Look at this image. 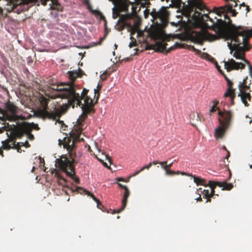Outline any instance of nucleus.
Returning a JSON list of instances; mask_svg holds the SVG:
<instances>
[{
    "instance_id": "f257e3e1",
    "label": "nucleus",
    "mask_w": 252,
    "mask_h": 252,
    "mask_svg": "<svg viewBox=\"0 0 252 252\" xmlns=\"http://www.w3.org/2000/svg\"><path fill=\"white\" fill-rule=\"evenodd\" d=\"M62 94L64 98L67 99L68 103L61 106L59 108L55 109L52 111L50 119L56 120L59 119L61 116L66 112L70 107L74 108L80 106L82 110V113L77 121V125L75 126L70 133V137H65L63 140H59V145H63L64 149H66L70 156H73L75 149V142L84 141L80 135L83 130L84 121L89 115L95 113V110L93 108V104L92 98L88 95L89 90L84 88L81 94L74 93L69 90H66Z\"/></svg>"
},
{
    "instance_id": "f03ea898",
    "label": "nucleus",
    "mask_w": 252,
    "mask_h": 252,
    "mask_svg": "<svg viewBox=\"0 0 252 252\" xmlns=\"http://www.w3.org/2000/svg\"><path fill=\"white\" fill-rule=\"evenodd\" d=\"M217 8L214 7L211 12L206 6V11H209L206 14V41H213L222 38L230 40L229 42H236V39L248 30L244 27L232 24L230 19L226 21L221 17L218 18L216 16L218 15L215 10Z\"/></svg>"
},
{
    "instance_id": "7ed1b4c3",
    "label": "nucleus",
    "mask_w": 252,
    "mask_h": 252,
    "mask_svg": "<svg viewBox=\"0 0 252 252\" xmlns=\"http://www.w3.org/2000/svg\"><path fill=\"white\" fill-rule=\"evenodd\" d=\"M190 29L187 31V37L192 42L202 45L205 41V4L202 0H189L186 9Z\"/></svg>"
},
{
    "instance_id": "20e7f679",
    "label": "nucleus",
    "mask_w": 252,
    "mask_h": 252,
    "mask_svg": "<svg viewBox=\"0 0 252 252\" xmlns=\"http://www.w3.org/2000/svg\"><path fill=\"white\" fill-rule=\"evenodd\" d=\"M150 14L153 17V23L155 24V26L150 28L148 31L149 35L156 40L158 39L161 41L156 42L154 45H147L146 49H153L156 52L167 54L175 48L171 47L166 50L167 44L164 40L165 35L164 29L168 24L169 15L167 7L162 6L158 11L153 9L150 12Z\"/></svg>"
},
{
    "instance_id": "39448f33",
    "label": "nucleus",
    "mask_w": 252,
    "mask_h": 252,
    "mask_svg": "<svg viewBox=\"0 0 252 252\" xmlns=\"http://www.w3.org/2000/svg\"><path fill=\"white\" fill-rule=\"evenodd\" d=\"M252 36V29L247 30L244 34L240 35V36L236 39L235 41L232 42H227V46L230 50V53L234 50L233 56L236 59L242 60L245 63L248 65L250 74L252 73V66L250 62L245 58V52L249 51L252 48L249 40Z\"/></svg>"
},
{
    "instance_id": "423d86ee",
    "label": "nucleus",
    "mask_w": 252,
    "mask_h": 252,
    "mask_svg": "<svg viewBox=\"0 0 252 252\" xmlns=\"http://www.w3.org/2000/svg\"><path fill=\"white\" fill-rule=\"evenodd\" d=\"M56 165L61 170L64 172L66 175L73 179L74 181L78 184L79 179L75 175V170L73 164L66 157H62L56 160Z\"/></svg>"
},
{
    "instance_id": "0eeeda50",
    "label": "nucleus",
    "mask_w": 252,
    "mask_h": 252,
    "mask_svg": "<svg viewBox=\"0 0 252 252\" xmlns=\"http://www.w3.org/2000/svg\"><path fill=\"white\" fill-rule=\"evenodd\" d=\"M119 16V19L117 22L115 28L118 31H122L125 28H128L131 30V35H133L138 30V23H134L132 26L129 21L131 20L130 16L129 15H120L118 13L115 17V14H113L114 18Z\"/></svg>"
},
{
    "instance_id": "6e6552de",
    "label": "nucleus",
    "mask_w": 252,
    "mask_h": 252,
    "mask_svg": "<svg viewBox=\"0 0 252 252\" xmlns=\"http://www.w3.org/2000/svg\"><path fill=\"white\" fill-rule=\"evenodd\" d=\"M218 115L220 116L219 121L221 126L216 129L215 136L217 138H221L223 136L225 130L229 124L231 114L229 111L222 112L219 110Z\"/></svg>"
},
{
    "instance_id": "1a4fd4ad",
    "label": "nucleus",
    "mask_w": 252,
    "mask_h": 252,
    "mask_svg": "<svg viewBox=\"0 0 252 252\" xmlns=\"http://www.w3.org/2000/svg\"><path fill=\"white\" fill-rule=\"evenodd\" d=\"M19 108L12 102L8 101L5 105L4 121L17 122L22 120V116L18 115Z\"/></svg>"
},
{
    "instance_id": "9d476101",
    "label": "nucleus",
    "mask_w": 252,
    "mask_h": 252,
    "mask_svg": "<svg viewBox=\"0 0 252 252\" xmlns=\"http://www.w3.org/2000/svg\"><path fill=\"white\" fill-rule=\"evenodd\" d=\"M51 89L55 91V94H51L49 97L52 99L57 98H63L64 97L62 95L65 91L69 90L74 93H77V90L75 88V86L73 84H64L58 85H54Z\"/></svg>"
},
{
    "instance_id": "9b49d317",
    "label": "nucleus",
    "mask_w": 252,
    "mask_h": 252,
    "mask_svg": "<svg viewBox=\"0 0 252 252\" xmlns=\"http://www.w3.org/2000/svg\"><path fill=\"white\" fill-rule=\"evenodd\" d=\"M247 78L244 79L243 82H240L239 84V93L238 96H240L242 102L245 106H248L249 104L248 101H251V95L250 92V87L246 85V80Z\"/></svg>"
},
{
    "instance_id": "f8f14e48",
    "label": "nucleus",
    "mask_w": 252,
    "mask_h": 252,
    "mask_svg": "<svg viewBox=\"0 0 252 252\" xmlns=\"http://www.w3.org/2000/svg\"><path fill=\"white\" fill-rule=\"evenodd\" d=\"M39 101L41 108L36 111V114L42 118H49L51 115L52 111H48V104L49 99L44 96L42 94H39Z\"/></svg>"
},
{
    "instance_id": "ddd939ff",
    "label": "nucleus",
    "mask_w": 252,
    "mask_h": 252,
    "mask_svg": "<svg viewBox=\"0 0 252 252\" xmlns=\"http://www.w3.org/2000/svg\"><path fill=\"white\" fill-rule=\"evenodd\" d=\"M233 6H222L219 7L215 9L216 13L218 14V16L219 17H223L224 20L226 21H229V19H230L228 15V13H230L232 16H236L237 12L235 9H233Z\"/></svg>"
},
{
    "instance_id": "4468645a",
    "label": "nucleus",
    "mask_w": 252,
    "mask_h": 252,
    "mask_svg": "<svg viewBox=\"0 0 252 252\" xmlns=\"http://www.w3.org/2000/svg\"><path fill=\"white\" fill-rule=\"evenodd\" d=\"M152 165H156L157 164H159L161 165V168L164 170L165 171V174L166 175L169 176H173L175 175H180L181 174L182 175H188V173L184 172H180V171H174L173 170H171L170 169V168L172 167L173 165V162H171L168 164H167V161H159L158 160H154L153 162H152Z\"/></svg>"
},
{
    "instance_id": "2eb2a0df",
    "label": "nucleus",
    "mask_w": 252,
    "mask_h": 252,
    "mask_svg": "<svg viewBox=\"0 0 252 252\" xmlns=\"http://www.w3.org/2000/svg\"><path fill=\"white\" fill-rule=\"evenodd\" d=\"M216 186V182L212 181H209L208 184H206V202H210L211 198L214 196H219L218 194L215 193Z\"/></svg>"
},
{
    "instance_id": "dca6fc26",
    "label": "nucleus",
    "mask_w": 252,
    "mask_h": 252,
    "mask_svg": "<svg viewBox=\"0 0 252 252\" xmlns=\"http://www.w3.org/2000/svg\"><path fill=\"white\" fill-rule=\"evenodd\" d=\"M224 68L227 72L233 70H238L239 69H244L245 64L243 63L236 62L234 60L231 59L228 61H224Z\"/></svg>"
},
{
    "instance_id": "f3484780",
    "label": "nucleus",
    "mask_w": 252,
    "mask_h": 252,
    "mask_svg": "<svg viewBox=\"0 0 252 252\" xmlns=\"http://www.w3.org/2000/svg\"><path fill=\"white\" fill-rule=\"evenodd\" d=\"M222 75L226 81L228 87L227 91L224 94V97H230L232 101V103H233V99L235 96V90L233 89L232 87L233 83L229 79V78L224 73H222Z\"/></svg>"
},
{
    "instance_id": "a211bd4d",
    "label": "nucleus",
    "mask_w": 252,
    "mask_h": 252,
    "mask_svg": "<svg viewBox=\"0 0 252 252\" xmlns=\"http://www.w3.org/2000/svg\"><path fill=\"white\" fill-rule=\"evenodd\" d=\"M76 191L81 194H82L83 193H85L88 195L90 196L93 198V199L97 203V208H99V204H100V202L97 198H96V197L93 193L83 189L81 187H77Z\"/></svg>"
},
{
    "instance_id": "6ab92c4d",
    "label": "nucleus",
    "mask_w": 252,
    "mask_h": 252,
    "mask_svg": "<svg viewBox=\"0 0 252 252\" xmlns=\"http://www.w3.org/2000/svg\"><path fill=\"white\" fill-rule=\"evenodd\" d=\"M68 73L69 78L70 80L71 81V82L68 83V84H71V83L73 84L75 86V89L77 90V92H78V90H80V89L79 88L77 89L76 86L74 84V82L75 81L77 77L81 76V75L80 72L77 71H69Z\"/></svg>"
},
{
    "instance_id": "aec40b11",
    "label": "nucleus",
    "mask_w": 252,
    "mask_h": 252,
    "mask_svg": "<svg viewBox=\"0 0 252 252\" xmlns=\"http://www.w3.org/2000/svg\"><path fill=\"white\" fill-rule=\"evenodd\" d=\"M129 194H130V191H129L128 189L127 188L125 190L123 198L122 200V208L117 211V213L121 212V211L124 210V209L126 208V204H127V198L129 197Z\"/></svg>"
},
{
    "instance_id": "412c9836",
    "label": "nucleus",
    "mask_w": 252,
    "mask_h": 252,
    "mask_svg": "<svg viewBox=\"0 0 252 252\" xmlns=\"http://www.w3.org/2000/svg\"><path fill=\"white\" fill-rule=\"evenodd\" d=\"M216 184L217 186L222 188V190H229L233 187V185L232 183H227L226 181L222 182H216Z\"/></svg>"
},
{
    "instance_id": "4be33fe9",
    "label": "nucleus",
    "mask_w": 252,
    "mask_h": 252,
    "mask_svg": "<svg viewBox=\"0 0 252 252\" xmlns=\"http://www.w3.org/2000/svg\"><path fill=\"white\" fill-rule=\"evenodd\" d=\"M101 89V86L98 84L97 86V88L94 89V99H95V100L94 102V100L92 99V103L93 104V108H94V106L97 103L99 97V90Z\"/></svg>"
},
{
    "instance_id": "5701e85b",
    "label": "nucleus",
    "mask_w": 252,
    "mask_h": 252,
    "mask_svg": "<svg viewBox=\"0 0 252 252\" xmlns=\"http://www.w3.org/2000/svg\"><path fill=\"white\" fill-rule=\"evenodd\" d=\"M188 174V176H191L193 178V181L194 183L196 184L197 186L198 185H203L205 186V180L203 179H201L200 177H196L194 175Z\"/></svg>"
},
{
    "instance_id": "b1692460",
    "label": "nucleus",
    "mask_w": 252,
    "mask_h": 252,
    "mask_svg": "<svg viewBox=\"0 0 252 252\" xmlns=\"http://www.w3.org/2000/svg\"><path fill=\"white\" fill-rule=\"evenodd\" d=\"M152 166V162H150L149 164L145 165L143 167H142L139 170L135 171L132 175H131V177H134L136 175H137L138 174H139L141 172L144 171L145 169H149L151 166Z\"/></svg>"
},
{
    "instance_id": "393cba45",
    "label": "nucleus",
    "mask_w": 252,
    "mask_h": 252,
    "mask_svg": "<svg viewBox=\"0 0 252 252\" xmlns=\"http://www.w3.org/2000/svg\"><path fill=\"white\" fill-rule=\"evenodd\" d=\"M213 103L214 104L210 110V115L214 113L215 112H216V111L218 109V108L217 107V105L219 103V102L217 100H215L213 101Z\"/></svg>"
},
{
    "instance_id": "a878e982",
    "label": "nucleus",
    "mask_w": 252,
    "mask_h": 252,
    "mask_svg": "<svg viewBox=\"0 0 252 252\" xmlns=\"http://www.w3.org/2000/svg\"><path fill=\"white\" fill-rule=\"evenodd\" d=\"M131 42L129 44V48H132L137 46L136 39L132 36L130 37Z\"/></svg>"
},
{
    "instance_id": "bb28decb",
    "label": "nucleus",
    "mask_w": 252,
    "mask_h": 252,
    "mask_svg": "<svg viewBox=\"0 0 252 252\" xmlns=\"http://www.w3.org/2000/svg\"><path fill=\"white\" fill-rule=\"evenodd\" d=\"M201 189V188H200L199 189H197V193L199 195V197L195 198L197 202L202 201V198L201 197V195L199 194V192L202 193V197L203 198H205V193H203V192L205 191V190H203V191H202Z\"/></svg>"
},
{
    "instance_id": "cd10ccee",
    "label": "nucleus",
    "mask_w": 252,
    "mask_h": 252,
    "mask_svg": "<svg viewBox=\"0 0 252 252\" xmlns=\"http://www.w3.org/2000/svg\"><path fill=\"white\" fill-rule=\"evenodd\" d=\"M226 1H231V3H228L227 4L225 5L224 6H230L231 5H233V7H236L237 5V1L238 0H225Z\"/></svg>"
},
{
    "instance_id": "c85d7f7f",
    "label": "nucleus",
    "mask_w": 252,
    "mask_h": 252,
    "mask_svg": "<svg viewBox=\"0 0 252 252\" xmlns=\"http://www.w3.org/2000/svg\"><path fill=\"white\" fill-rule=\"evenodd\" d=\"M206 60H208L211 63H217V61L215 60V59L214 58L212 57L211 56H210L207 53H206Z\"/></svg>"
},
{
    "instance_id": "c756f323",
    "label": "nucleus",
    "mask_w": 252,
    "mask_h": 252,
    "mask_svg": "<svg viewBox=\"0 0 252 252\" xmlns=\"http://www.w3.org/2000/svg\"><path fill=\"white\" fill-rule=\"evenodd\" d=\"M2 147L4 149H9L11 148V146L9 145L8 142H5L3 144Z\"/></svg>"
},
{
    "instance_id": "7c9ffc66",
    "label": "nucleus",
    "mask_w": 252,
    "mask_h": 252,
    "mask_svg": "<svg viewBox=\"0 0 252 252\" xmlns=\"http://www.w3.org/2000/svg\"><path fill=\"white\" fill-rule=\"evenodd\" d=\"M240 8L241 7H244L246 8V10L247 11V13L249 12L250 11L251 9H250V8L249 7V6L246 4H245L244 3H243L242 4H241L240 5Z\"/></svg>"
},
{
    "instance_id": "2f4dec72",
    "label": "nucleus",
    "mask_w": 252,
    "mask_h": 252,
    "mask_svg": "<svg viewBox=\"0 0 252 252\" xmlns=\"http://www.w3.org/2000/svg\"><path fill=\"white\" fill-rule=\"evenodd\" d=\"M97 159L102 163V164L103 165V166L105 167H107L108 168H110V166H109L107 164V163L105 162H104L103 160L101 159V158H97Z\"/></svg>"
},
{
    "instance_id": "473e14b6",
    "label": "nucleus",
    "mask_w": 252,
    "mask_h": 252,
    "mask_svg": "<svg viewBox=\"0 0 252 252\" xmlns=\"http://www.w3.org/2000/svg\"><path fill=\"white\" fill-rule=\"evenodd\" d=\"M102 154H103L105 156V159L108 161L110 164H111L112 162V159L108 155L104 154L103 152L102 153Z\"/></svg>"
},
{
    "instance_id": "72a5a7b5",
    "label": "nucleus",
    "mask_w": 252,
    "mask_h": 252,
    "mask_svg": "<svg viewBox=\"0 0 252 252\" xmlns=\"http://www.w3.org/2000/svg\"><path fill=\"white\" fill-rule=\"evenodd\" d=\"M0 113L2 115V117H0V120L4 121V115L5 114V109L0 108Z\"/></svg>"
},
{
    "instance_id": "f704fd0d",
    "label": "nucleus",
    "mask_w": 252,
    "mask_h": 252,
    "mask_svg": "<svg viewBox=\"0 0 252 252\" xmlns=\"http://www.w3.org/2000/svg\"><path fill=\"white\" fill-rule=\"evenodd\" d=\"M216 66L218 70L222 75V73H224L221 69L220 66L218 64L217 62L215 63Z\"/></svg>"
},
{
    "instance_id": "c9c22d12",
    "label": "nucleus",
    "mask_w": 252,
    "mask_h": 252,
    "mask_svg": "<svg viewBox=\"0 0 252 252\" xmlns=\"http://www.w3.org/2000/svg\"><path fill=\"white\" fill-rule=\"evenodd\" d=\"M118 185L121 188L125 190L128 188L126 186L123 185L120 183H118Z\"/></svg>"
},
{
    "instance_id": "e433bc0d",
    "label": "nucleus",
    "mask_w": 252,
    "mask_h": 252,
    "mask_svg": "<svg viewBox=\"0 0 252 252\" xmlns=\"http://www.w3.org/2000/svg\"><path fill=\"white\" fill-rule=\"evenodd\" d=\"M149 14V10L148 9H146L144 11V16L146 18H147L148 17Z\"/></svg>"
},
{
    "instance_id": "4c0bfd02",
    "label": "nucleus",
    "mask_w": 252,
    "mask_h": 252,
    "mask_svg": "<svg viewBox=\"0 0 252 252\" xmlns=\"http://www.w3.org/2000/svg\"><path fill=\"white\" fill-rule=\"evenodd\" d=\"M107 76L106 75L105 73H104L100 76V78L102 80H105L106 79Z\"/></svg>"
},
{
    "instance_id": "58836bf2",
    "label": "nucleus",
    "mask_w": 252,
    "mask_h": 252,
    "mask_svg": "<svg viewBox=\"0 0 252 252\" xmlns=\"http://www.w3.org/2000/svg\"><path fill=\"white\" fill-rule=\"evenodd\" d=\"M117 181L118 182H120V181H125L124 179L122 178H117Z\"/></svg>"
},
{
    "instance_id": "ea45409f",
    "label": "nucleus",
    "mask_w": 252,
    "mask_h": 252,
    "mask_svg": "<svg viewBox=\"0 0 252 252\" xmlns=\"http://www.w3.org/2000/svg\"><path fill=\"white\" fill-rule=\"evenodd\" d=\"M227 156H226V157L225 158L228 159V158H229V156H230V152H229L228 151H227Z\"/></svg>"
},
{
    "instance_id": "a19ab883",
    "label": "nucleus",
    "mask_w": 252,
    "mask_h": 252,
    "mask_svg": "<svg viewBox=\"0 0 252 252\" xmlns=\"http://www.w3.org/2000/svg\"><path fill=\"white\" fill-rule=\"evenodd\" d=\"M104 38H105V36L102 37V38H101L100 39V41L98 43V44H100Z\"/></svg>"
},
{
    "instance_id": "79ce46f5",
    "label": "nucleus",
    "mask_w": 252,
    "mask_h": 252,
    "mask_svg": "<svg viewBox=\"0 0 252 252\" xmlns=\"http://www.w3.org/2000/svg\"><path fill=\"white\" fill-rule=\"evenodd\" d=\"M175 45L178 47H180L181 48V47H183L181 44H179L178 43H176Z\"/></svg>"
},
{
    "instance_id": "37998d69",
    "label": "nucleus",
    "mask_w": 252,
    "mask_h": 252,
    "mask_svg": "<svg viewBox=\"0 0 252 252\" xmlns=\"http://www.w3.org/2000/svg\"><path fill=\"white\" fill-rule=\"evenodd\" d=\"M193 50H194V51H195V52H197V53H200V52H201V51H200V50H198V49H195L194 47H193Z\"/></svg>"
},
{
    "instance_id": "c03bdc74",
    "label": "nucleus",
    "mask_w": 252,
    "mask_h": 252,
    "mask_svg": "<svg viewBox=\"0 0 252 252\" xmlns=\"http://www.w3.org/2000/svg\"><path fill=\"white\" fill-rule=\"evenodd\" d=\"M190 116H193V117H195L196 114L195 113L193 112L191 114H190Z\"/></svg>"
},
{
    "instance_id": "a18cd8bd",
    "label": "nucleus",
    "mask_w": 252,
    "mask_h": 252,
    "mask_svg": "<svg viewBox=\"0 0 252 252\" xmlns=\"http://www.w3.org/2000/svg\"><path fill=\"white\" fill-rule=\"evenodd\" d=\"M0 155H2L3 156V151L1 148H0Z\"/></svg>"
},
{
    "instance_id": "49530a36",
    "label": "nucleus",
    "mask_w": 252,
    "mask_h": 252,
    "mask_svg": "<svg viewBox=\"0 0 252 252\" xmlns=\"http://www.w3.org/2000/svg\"><path fill=\"white\" fill-rule=\"evenodd\" d=\"M141 34H142L141 32H138L137 33V36H140Z\"/></svg>"
},
{
    "instance_id": "de8ad7c7",
    "label": "nucleus",
    "mask_w": 252,
    "mask_h": 252,
    "mask_svg": "<svg viewBox=\"0 0 252 252\" xmlns=\"http://www.w3.org/2000/svg\"><path fill=\"white\" fill-rule=\"evenodd\" d=\"M35 169V167L33 166L32 169V173L34 172Z\"/></svg>"
},
{
    "instance_id": "09e8293b",
    "label": "nucleus",
    "mask_w": 252,
    "mask_h": 252,
    "mask_svg": "<svg viewBox=\"0 0 252 252\" xmlns=\"http://www.w3.org/2000/svg\"><path fill=\"white\" fill-rule=\"evenodd\" d=\"M101 207H103V205L101 204V203H100V204H99V208H98L99 209H101Z\"/></svg>"
},
{
    "instance_id": "8fccbe9b",
    "label": "nucleus",
    "mask_w": 252,
    "mask_h": 252,
    "mask_svg": "<svg viewBox=\"0 0 252 252\" xmlns=\"http://www.w3.org/2000/svg\"><path fill=\"white\" fill-rule=\"evenodd\" d=\"M204 53H203L202 55H201V58L202 59H204L205 57H204Z\"/></svg>"
},
{
    "instance_id": "3c124183",
    "label": "nucleus",
    "mask_w": 252,
    "mask_h": 252,
    "mask_svg": "<svg viewBox=\"0 0 252 252\" xmlns=\"http://www.w3.org/2000/svg\"><path fill=\"white\" fill-rule=\"evenodd\" d=\"M40 162H41V160H42L43 163H44V159H41V158H40Z\"/></svg>"
},
{
    "instance_id": "603ef678",
    "label": "nucleus",
    "mask_w": 252,
    "mask_h": 252,
    "mask_svg": "<svg viewBox=\"0 0 252 252\" xmlns=\"http://www.w3.org/2000/svg\"><path fill=\"white\" fill-rule=\"evenodd\" d=\"M223 149H224L225 150H226V151H228V150L226 149V147H225V146H223Z\"/></svg>"
},
{
    "instance_id": "864d4df0",
    "label": "nucleus",
    "mask_w": 252,
    "mask_h": 252,
    "mask_svg": "<svg viewBox=\"0 0 252 252\" xmlns=\"http://www.w3.org/2000/svg\"><path fill=\"white\" fill-rule=\"evenodd\" d=\"M250 74L251 76V77H252V73H251V74Z\"/></svg>"
},
{
    "instance_id": "5fc2aeb1",
    "label": "nucleus",
    "mask_w": 252,
    "mask_h": 252,
    "mask_svg": "<svg viewBox=\"0 0 252 252\" xmlns=\"http://www.w3.org/2000/svg\"><path fill=\"white\" fill-rule=\"evenodd\" d=\"M250 168H252V165H250Z\"/></svg>"
}]
</instances>
